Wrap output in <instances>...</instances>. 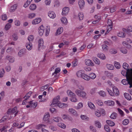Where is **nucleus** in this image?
I'll list each match as a JSON object with an SVG mask.
<instances>
[{
	"label": "nucleus",
	"mask_w": 132,
	"mask_h": 132,
	"mask_svg": "<svg viewBox=\"0 0 132 132\" xmlns=\"http://www.w3.org/2000/svg\"><path fill=\"white\" fill-rule=\"evenodd\" d=\"M126 77L127 80L123 79L122 80V82L124 85H126L128 83L129 84L130 88L132 87V75H123Z\"/></svg>",
	"instance_id": "f257e3e1"
},
{
	"label": "nucleus",
	"mask_w": 132,
	"mask_h": 132,
	"mask_svg": "<svg viewBox=\"0 0 132 132\" xmlns=\"http://www.w3.org/2000/svg\"><path fill=\"white\" fill-rule=\"evenodd\" d=\"M60 98L59 95H58L55 97L53 99L52 102L50 105L51 106H54L57 105L60 102Z\"/></svg>",
	"instance_id": "f03ea898"
},
{
	"label": "nucleus",
	"mask_w": 132,
	"mask_h": 132,
	"mask_svg": "<svg viewBox=\"0 0 132 132\" xmlns=\"http://www.w3.org/2000/svg\"><path fill=\"white\" fill-rule=\"evenodd\" d=\"M95 115L97 117H100L102 114H105V111L104 109H101L99 110H96L94 111Z\"/></svg>",
	"instance_id": "7ed1b4c3"
},
{
	"label": "nucleus",
	"mask_w": 132,
	"mask_h": 132,
	"mask_svg": "<svg viewBox=\"0 0 132 132\" xmlns=\"http://www.w3.org/2000/svg\"><path fill=\"white\" fill-rule=\"evenodd\" d=\"M38 47L39 50H43L45 48L44 45V41L43 39H39L38 41Z\"/></svg>",
	"instance_id": "20e7f679"
},
{
	"label": "nucleus",
	"mask_w": 132,
	"mask_h": 132,
	"mask_svg": "<svg viewBox=\"0 0 132 132\" xmlns=\"http://www.w3.org/2000/svg\"><path fill=\"white\" fill-rule=\"evenodd\" d=\"M123 67L124 69L127 70L126 74H131L132 69H129V67L128 64L126 62L124 63L123 64Z\"/></svg>",
	"instance_id": "39448f33"
},
{
	"label": "nucleus",
	"mask_w": 132,
	"mask_h": 132,
	"mask_svg": "<svg viewBox=\"0 0 132 132\" xmlns=\"http://www.w3.org/2000/svg\"><path fill=\"white\" fill-rule=\"evenodd\" d=\"M50 115L48 112L45 113L43 117V119L45 121H46L47 123L51 124V122L50 121V120L49 119Z\"/></svg>",
	"instance_id": "423d86ee"
},
{
	"label": "nucleus",
	"mask_w": 132,
	"mask_h": 132,
	"mask_svg": "<svg viewBox=\"0 0 132 132\" xmlns=\"http://www.w3.org/2000/svg\"><path fill=\"white\" fill-rule=\"evenodd\" d=\"M18 112V111L17 110V108L16 107H15L13 108L9 109L8 110L7 113L9 114L11 113H14L15 112L14 114V116H15Z\"/></svg>",
	"instance_id": "0eeeda50"
},
{
	"label": "nucleus",
	"mask_w": 132,
	"mask_h": 132,
	"mask_svg": "<svg viewBox=\"0 0 132 132\" xmlns=\"http://www.w3.org/2000/svg\"><path fill=\"white\" fill-rule=\"evenodd\" d=\"M78 4L80 9H83L85 5V2L84 0H79Z\"/></svg>",
	"instance_id": "6e6552de"
},
{
	"label": "nucleus",
	"mask_w": 132,
	"mask_h": 132,
	"mask_svg": "<svg viewBox=\"0 0 132 132\" xmlns=\"http://www.w3.org/2000/svg\"><path fill=\"white\" fill-rule=\"evenodd\" d=\"M45 30L44 27L43 25L40 26L38 28V33L40 36H42Z\"/></svg>",
	"instance_id": "1a4fd4ad"
},
{
	"label": "nucleus",
	"mask_w": 132,
	"mask_h": 132,
	"mask_svg": "<svg viewBox=\"0 0 132 132\" xmlns=\"http://www.w3.org/2000/svg\"><path fill=\"white\" fill-rule=\"evenodd\" d=\"M69 10V8L68 7H64L62 9V14L63 15H66L68 13Z\"/></svg>",
	"instance_id": "9d476101"
},
{
	"label": "nucleus",
	"mask_w": 132,
	"mask_h": 132,
	"mask_svg": "<svg viewBox=\"0 0 132 132\" xmlns=\"http://www.w3.org/2000/svg\"><path fill=\"white\" fill-rule=\"evenodd\" d=\"M42 19L41 18H36L32 21V23L33 25L36 24L40 23Z\"/></svg>",
	"instance_id": "9b49d317"
},
{
	"label": "nucleus",
	"mask_w": 132,
	"mask_h": 132,
	"mask_svg": "<svg viewBox=\"0 0 132 132\" xmlns=\"http://www.w3.org/2000/svg\"><path fill=\"white\" fill-rule=\"evenodd\" d=\"M5 59L9 61V62L13 63L15 61V59L14 57L9 55H7L6 56Z\"/></svg>",
	"instance_id": "f8f14e48"
},
{
	"label": "nucleus",
	"mask_w": 132,
	"mask_h": 132,
	"mask_svg": "<svg viewBox=\"0 0 132 132\" xmlns=\"http://www.w3.org/2000/svg\"><path fill=\"white\" fill-rule=\"evenodd\" d=\"M69 112L71 114L76 116H77L78 114L77 111L72 108H70L68 110Z\"/></svg>",
	"instance_id": "ddd939ff"
},
{
	"label": "nucleus",
	"mask_w": 132,
	"mask_h": 132,
	"mask_svg": "<svg viewBox=\"0 0 132 132\" xmlns=\"http://www.w3.org/2000/svg\"><path fill=\"white\" fill-rule=\"evenodd\" d=\"M87 105L88 107L91 109L92 110H95L96 106L95 105L90 101L87 102Z\"/></svg>",
	"instance_id": "4468645a"
},
{
	"label": "nucleus",
	"mask_w": 132,
	"mask_h": 132,
	"mask_svg": "<svg viewBox=\"0 0 132 132\" xmlns=\"http://www.w3.org/2000/svg\"><path fill=\"white\" fill-rule=\"evenodd\" d=\"M104 103L108 106H113L114 104V101L111 100H108L104 102Z\"/></svg>",
	"instance_id": "2eb2a0df"
},
{
	"label": "nucleus",
	"mask_w": 132,
	"mask_h": 132,
	"mask_svg": "<svg viewBox=\"0 0 132 132\" xmlns=\"http://www.w3.org/2000/svg\"><path fill=\"white\" fill-rule=\"evenodd\" d=\"M78 76L81 77L86 80H89L90 79V76L88 75H78Z\"/></svg>",
	"instance_id": "dca6fc26"
},
{
	"label": "nucleus",
	"mask_w": 132,
	"mask_h": 132,
	"mask_svg": "<svg viewBox=\"0 0 132 132\" xmlns=\"http://www.w3.org/2000/svg\"><path fill=\"white\" fill-rule=\"evenodd\" d=\"M57 106L60 108H64L68 106V105L66 104L61 103L60 102L57 105Z\"/></svg>",
	"instance_id": "f3484780"
},
{
	"label": "nucleus",
	"mask_w": 132,
	"mask_h": 132,
	"mask_svg": "<svg viewBox=\"0 0 132 132\" xmlns=\"http://www.w3.org/2000/svg\"><path fill=\"white\" fill-rule=\"evenodd\" d=\"M48 15L50 18L52 19L54 18L56 16L55 13L52 11H50L48 12Z\"/></svg>",
	"instance_id": "a211bd4d"
},
{
	"label": "nucleus",
	"mask_w": 132,
	"mask_h": 132,
	"mask_svg": "<svg viewBox=\"0 0 132 132\" xmlns=\"http://www.w3.org/2000/svg\"><path fill=\"white\" fill-rule=\"evenodd\" d=\"M63 31V28L62 27L59 28L57 30L55 33V35L56 36L60 34Z\"/></svg>",
	"instance_id": "6ab92c4d"
},
{
	"label": "nucleus",
	"mask_w": 132,
	"mask_h": 132,
	"mask_svg": "<svg viewBox=\"0 0 132 132\" xmlns=\"http://www.w3.org/2000/svg\"><path fill=\"white\" fill-rule=\"evenodd\" d=\"M70 100L71 101L74 102H76L78 101V100L75 94H74L73 96L71 97Z\"/></svg>",
	"instance_id": "aec40b11"
},
{
	"label": "nucleus",
	"mask_w": 132,
	"mask_h": 132,
	"mask_svg": "<svg viewBox=\"0 0 132 132\" xmlns=\"http://www.w3.org/2000/svg\"><path fill=\"white\" fill-rule=\"evenodd\" d=\"M26 46L28 50L30 51L31 50L32 48L31 43L30 42L27 43L26 44Z\"/></svg>",
	"instance_id": "412c9836"
},
{
	"label": "nucleus",
	"mask_w": 132,
	"mask_h": 132,
	"mask_svg": "<svg viewBox=\"0 0 132 132\" xmlns=\"http://www.w3.org/2000/svg\"><path fill=\"white\" fill-rule=\"evenodd\" d=\"M86 64L88 66H93L94 65L93 63L89 59H86L85 60Z\"/></svg>",
	"instance_id": "4be33fe9"
},
{
	"label": "nucleus",
	"mask_w": 132,
	"mask_h": 132,
	"mask_svg": "<svg viewBox=\"0 0 132 132\" xmlns=\"http://www.w3.org/2000/svg\"><path fill=\"white\" fill-rule=\"evenodd\" d=\"M57 125L59 127L63 129H65L66 127V125L62 122H59L57 123Z\"/></svg>",
	"instance_id": "5701e85b"
},
{
	"label": "nucleus",
	"mask_w": 132,
	"mask_h": 132,
	"mask_svg": "<svg viewBox=\"0 0 132 132\" xmlns=\"http://www.w3.org/2000/svg\"><path fill=\"white\" fill-rule=\"evenodd\" d=\"M60 20L62 23L65 25H66L68 23L67 19L65 17H63L60 19Z\"/></svg>",
	"instance_id": "b1692460"
},
{
	"label": "nucleus",
	"mask_w": 132,
	"mask_h": 132,
	"mask_svg": "<svg viewBox=\"0 0 132 132\" xmlns=\"http://www.w3.org/2000/svg\"><path fill=\"white\" fill-rule=\"evenodd\" d=\"M29 104L30 105L31 107L35 108L37 105V103L36 102L31 101L29 103Z\"/></svg>",
	"instance_id": "393cba45"
},
{
	"label": "nucleus",
	"mask_w": 132,
	"mask_h": 132,
	"mask_svg": "<svg viewBox=\"0 0 132 132\" xmlns=\"http://www.w3.org/2000/svg\"><path fill=\"white\" fill-rule=\"evenodd\" d=\"M17 7L16 4H14L10 8V12H13L16 10Z\"/></svg>",
	"instance_id": "a878e982"
},
{
	"label": "nucleus",
	"mask_w": 132,
	"mask_h": 132,
	"mask_svg": "<svg viewBox=\"0 0 132 132\" xmlns=\"http://www.w3.org/2000/svg\"><path fill=\"white\" fill-rule=\"evenodd\" d=\"M25 50L24 49H22L20 50L18 53L19 56L20 57L22 56L25 53Z\"/></svg>",
	"instance_id": "bb28decb"
},
{
	"label": "nucleus",
	"mask_w": 132,
	"mask_h": 132,
	"mask_svg": "<svg viewBox=\"0 0 132 132\" xmlns=\"http://www.w3.org/2000/svg\"><path fill=\"white\" fill-rule=\"evenodd\" d=\"M106 123L109 126L111 127L114 126L115 125V123L113 121L110 120H107L106 121Z\"/></svg>",
	"instance_id": "cd10ccee"
},
{
	"label": "nucleus",
	"mask_w": 132,
	"mask_h": 132,
	"mask_svg": "<svg viewBox=\"0 0 132 132\" xmlns=\"http://www.w3.org/2000/svg\"><path fill=\"white\" fill-rule=\"evenodd\" d=\"M78 16L79 20H82L84 18L83 13L82 12H79L78 14Z\"/></svg>",
	"instance_id": "c85d7f7f"
},
{
	"label": "nucleus",
	"mask_w": 132,
	"mask_h": 132,
	"mask_svg": "<svg viewBox=\"0 0 132 132\" xmlns=\"http://www.w3.org/2000/svg\"><path fill=\"white\" fill-rule=\"evenodd\" d=\"M95 18H97V20L95 21H93L92 22V23L94 24H96L99 22V21L101 19V16H98L97 15H95Z\"/></svg>",
	"instance_id": "c756f323"
},
{
	"label": "nucleus",
	"mask_w": 132,
	"mask_h": 132,
	"mask_svg": "<svg viewBox=\"0 0 132 132\" xmlns=\"http://www.w3.org/2000/svg\"><path fill=\"white\" fill-rule=\"evenodd\" d=\"M46 126L43 124H40L37 125L36 126V128L37 129H39L41 128H43L45 127Z\"/></svg>",
	"instance_id": "7c9ffc66"
},
{
	"label": "nucleus",
	"mask_w": 132,
	"mask_h": 132,
	"mask_svg": "<svg viewBox=\"0 0 132 132\" xmlns=\"http://www.w3.org/2000/svg\"><path fill=\"white\" fill-rule=\"evenodd\" d=\"M95 103L99 105L102 106L103 105V103L102 100L100 99H97L96 100Z\"/></svg>",
	"instance_id": "2f4dec72"
},
{
	"label": "nucleus",
	"mask_w": 132,
	"mask_h": 132,
	"mask_svg": "<svg viewBox=\"0 0 132 132\" xmlns=\"http://www.w3.org/2000/svg\"><path fill=\"white\" fill-rule=\"evenodd\" d=\"M83 106V103L82 102H79L77 104V106H76L75 108L76 110H78L81 109Z\"/></svg>",
	"instance_id": "473e14b6"
},
{
	"label": "nucleus",
	"mask_w": 132,
	"mask_h": 132,
	"mask_svg": "<svg viewBox=\"0 0 132 132\" xmlns=\"http://www.w3.org/2000/svg\"><path fill=\"white\" fill-rule=\"evenodd\" d=\"M50 31V28L49 26H47L46 27L45 31V35L47 36L49 35Z\"/></svg>",
	"instance_id": "72a5a7b5"
},
{
	"label": "nucleus",
	"mask_w": 132,
	"mask_h": 132,
	"mask_svg": "<svg viewBox=\"0 0 132 132\" xmlns=\"http://www.w3.org/2000/svg\"><path fill=\"white\" fill-rule=\"evenodd\" d=\"M87 94L84 91H81V93L79 96V97H81L82 98H86Z\"/></svg>",
	"instance_id": "f704fd0d"
},
{
	"label": "nucleus",
	"mask_w": 132,
	"mask_h": 132,
	"mask_svg": "<svg viewBox=\"0 0 132 132\" xmlns=\"http://www.w3.org/2000/svg\"><path fill=\"white\" fill-rule=\"evenodd\" d=\"M52 119L55 122L59 123L60 120L61 119V118L58 117H54L52 118Z\"/></svg>",
	"instance_id": "c9c22d12"
},
{
	"label": "nucleus",
	"mask_w": 132,
	"mask_h": 132,
	"mask_svg": "<svg viewBox=\"0 0 132 132\" xmlns=\"http://www.w3.org/2000/svg\"><path fill=\"white\" fill-rule=\"evenodd\" d=\"M95 126L99 128H100L102 126L101 123L98 121L97 120L95 121Z\"/></svg>",
	"instance_id": "e433bc0d"
},
{
	"label": "nucleus",
	"mask_w": 132,
	"mask_h": 132,
	"mask_svg": "<svg viewBox=\"0 0 132 132\" xmlns=\"http://www.w3.org/2000/svg\"><path fill=\"white\" fill-rule=\"evenodd\" d=\"M113 90L114 93V94L116 95H118L119 94V90L116 87L114 86L113 87Z\"/></svg>",
	"instance_id": "4c0bfd02"
},
{
	"label": "nucleus",
	"mask_w": 132,
	"mask_h": 132,
	"mask_svg": "<svg viewBox=\"0 0 132 132\" xmlns=\"http://www.w3.org/2000/svg\"><path fill=\"white\" fill-rule=\"evenodd\" d=\"M34 39V36L33 35H30L27 38V39L29 41V42L31 43L33 40Z\"/></svg>",
	"instance_id": "58836bf2"
},
{
	"label": "nucleus",
	"mask_w": 132,
	"mask_h": 132,
	"mask_svg": "<svg viewBox=\"0 0 132 132\" xmlns=\"http://www.w3.org/2000/svg\"><path fill=\"white\" fill-rule=\"evenodd\" d=\"M120 50L122 53L125 54H126L127 52L126 49L123 47H122L120 48Z\"/></svg>",
	"instance_id": "ea45409f"
},
{
	"label": "nucleus",
	"mask_w": 132,
	"mask_h": 132,
	"mask_svg": "<svg viewBox=\"0 0 132 132\" xmlns=\"http://www.w3.org/2000/svg\"><path fill=\"white\" fill-rule=\"evenodd\" d=\"M98 56L102 60H105L106 59L105 55L102 53H100L98 54Z\"/></svg>",
	"instance_id": "a19ab883"
},
{
	"label": "nucleus",
	"mask_w": 132,
	"mask_h": 132,
	"mask_svg": "<svg viewBox=\"0 0 132 132\" xmlns=\"http://www.w3.org/2000/svg\"><path fill=\"white\" fill-rule=\"evenodd\" d=\"M117 35L120 37L124 38L125 37V33L122 31H120L117 34Z\"/></svg>",
	"instance_id": "79ce46f5"
},
{
	"label": "nucleus",
	"mask_w": 132,
	"mask_h": 132,
	"mask_svg": "<svg viewBox=\"0 0 132 132\" xmlns=\"http://www.w3.org/2000/svg\"><path fill=\"white\" fill-rule=\"evenodd\" d=\"M12 39L13 40H16L18 39L17 34L15 33H13L12 36Z\"/></svg>",
	"instance_id": "37998d69"
},
{
	"label": "nucleus",
	"mask_w": 132,
	"mask_h": 132,
	"mask_svg": "<svg viewBox=\"0 0 132 132\" xmlns=\"http://www.w3.org/2000/svg\"><path fill=\"white\" fill-rule=\"evenodd\" d=\"M36 5L35 4H33L30 5L29 8L31 10L34 11L36 9Z\"/></svg>",
	"instance_id": "c03bdc74"
},
{
	"label": "nucleus",
	"mask_w": 132,
	"mask_h": 132,
	"mask_svg": "<svg viewBox=\"0 0 132 132\" xmlns=\"http://www.w3.org/2000/svg\"><path fill=\"white\" fill-rule=\"evenodd\" d=\"M93 59L94 61L96 64L98 65L100 64V60L97 58L95 57H93Z\"/></svg>",
	"instance_id": "a18cd8bd"
},
{
	"label": "nucleus",
	"mask_w": 132,
	"mask_h": 132,
	"mask_svg": "<svg viewBox=\"0 0 132 132\" xmlns=\"http://www.w3.org/2000/svg\"><path fill=\"white\" fill-rule=\"evenodd\" d=\"M36 16V14L33 13H29L27 16V17L29 18L32 19L34 18Z\"/></svg>",
	"instance_id": "49530a36"
},
{
	"label": "nucleus",
	"mask_w": 132,
	"mask_h": 132,
	"mask_svg": "<svg viewBox=\"0 0 132 132\" xmlns=\"http://www.w3.org/2000/svg\"><path fill=\"white\" fill-rule=\"evenodd\" d=\"M106 68L110 70H113L114 68V66L111 64H106Z\"/></svg>",
	"instance_id": "de8ad7c7"
},
{
	"label": "nucleus",
	"mask_w": 132,
	"mask_h": 132,
	"mask_svg": "<svg viewBox=\"0 0 132 132\" xmlns=\"http://www.w3.org/2000/svg\"><path fill=\"white\" fill-rule=\"evenodd\" d=\"M98 94L101 96L104 97L106 96V94L104 91L101 90L98 92Z\"/></svg>",
	"instance_id": "09e8293b"
},
{
	"label": "nucleus",
	"mask_w": 132,
	"mask_h": 132,
	"mask_svg": "<svg viewBox=\"0 0 132 132\" xmlns=\"http://www.w3.org/2000/svg\"><path fill=\"white\" fill-rule=\"evenodd\" d=\"M112 26L108 25L107 27V31L105 34H108L109 32V31L111 30V29H112Z\"/></svg>",
	"instance_id": "8fccbe9b"
},
{
	"label": "nucleus",
	"mask_w": 132,
	"mask_h": 132,
	"mask_svg": "<svg viewBox=\"0 0 132 132\" xmlns=\"http://www.w3.org/2000/svg\"><path fill=\"white\" fill-rule=\"evenodd\" d=\"M124 96L128 100H130L131 99V97L129 94L125 93L124 94Z\"/></svg>",
	"instance_id": "3c124183"
},
{
	"label": "nucleus",
	"mask_w": 132,
	"mask_h": 132,
	"mask_svg": "<svg viewBox=\"0 0 132 132\" xmlns=\"http://www.w3.org/2000/svg\"><path fill=\"white\" fill-rule=\"evenodd\" d=\"M80 117L81 119L84 120H88L89 119L88 117L85 115H81Z\"/></svg>",
	"instance_id": "603ef678"
},
{
	"label": "nucleus",
	"mask_w": 132,
	"mask_h": 132,
	"mask_svg": "<svg viewBox=\"0 0 132 132\" xmlns=\"http://www.w3.org/2000/svg\"><path fill=\"white\" fill-rule=\"evenodd\" d=\"M129 119H125L123 120L122 123L124 125H126L129 123Z\"/></svg>",
	"instance_id": "864d4df0"
},
{
	"label": "nucleus",
	"mask_w": 132,
	"mask_h": 132,
	"mask_svg": "<svg viewBox=\"0 0 132 132\" xmlns=\"http://www.w3.org/2000/svg\"><path fill=\"white\" fill-rule=\"evenodd\" d=\"M14 49L12 47L8 48L6 50L7 53H11L13 52Z\"/></svg>",
	"instance_id": "5fc2aeb1"
},
{
	"label": "nucleus",
	"mask_w": 132,
	"mask_h": 132,
	"mask_svg": "<svg viewBox=\"0 0 132 132\" xmlns=\"http://www.w3.org/2000/svg\"><path fill=\"white\" fill-rule=\"evenodd\" d=\"M114 65L115 67L117 69H119L120 68V65L119 63L117 62H114Z\"/></svg>",
	"instance_id": "6e6d98bb"
},
{
	"label": "nucleus",
	"mask_w": 132,
	"mask_h": 132,
	"mask_svg": "<svg viewBox=\"0 0 132 132\" xmlns=\"http://www.w3.org/2000/svg\"><path fill=\"white\" fill-rule=\"evenodd\" d=\"M102 47L103 50L105 51H107L108 49V47L105 44L102 45Z\"/></svg>",
	"instance_id": "4d7b16f0"
},
{
	"label": "nucleus",
	"mask_w": 132,
	"mask_h": 132,
	"mask_svg": "<svg viewBox=\"0 0 132 132\" xmlns=\"http://www.w3.org/2000/svg\"><path fill=\"white\" fill-rule=\"evenodd\" d=\"M116 7L115 6H111L110 8V10L111 13H113L116 11Z\"/></svg>",
	"instance_id": "13d9d810"
},
{
	"label": "nucleus",
	"mask_w": 132,
	"mask_h": 132,
	"mask_svg": "<svg viewBox=\"0 0 132 132\" xmlns=\"http://www.w3.org/2000/svg\"><path fill=\"white\" fill-rule=\"evenodd\" d=\"M61 71V69L60 68L58 67L56 68L55 70V71L53 73L55 74H57L59 73Z\"/></svg>",
	"instance_id": "bf43d9fd"
},
{
	"label": "nucleus",
	"mask_w": 132,
	"mask_h": 132,
	"mask_svg": "<svg viewBox=\"0 0 132 132\" xmlns=\"http://www.w3.org/2000/svg\"><path fill=\"white\" fill-rule=\"evenodd\" d=\"M67 93L68 95L71 97L73 96L74 94H75V93L70 90H68L67 91Z\"/></svg>",
	"instance_id": "052dcab7"
},
{
	"label": "nucleus",
	"mask_w": 132,
	"mask_h": 132,
	"mask_svg": "<svg viewBox=\"0 0 132 132\" xmlns=\"http://www.w3.org/2000/svg\"><path fill=\"white\" fill-rule=\"evenodd\" d=\"M105 130L108 132H110V129L109 126L107 125H105L104 126Z\"/></svg>",
	"instance_id": "680f3d73"
},
{
	"label": "nucleus",
	"mask_w": 132,
	"mask_h": 132,
	"mask_svg": "<svg viewBox=\"0 0 132 132\" xmlns=\"http://www.w3.org/2000/svg\"><path fill=\"white\" fill-rule=\"evenodd\" d=\"M9 119L7 116H5L0 120V123H2L5 121L6 120Z\"/></svg>",
	"instance_id": "e2e57ef3"
},
{
	"label": "nucleus",
	"mask_w": 132,
	"mask_h": 132,
	"mask_svg": "<svg viewBox=\"0 0 132 132\" xmlns=\"http://www.w3.org/2000/svg\"><path fill=\"white\" fill-rule=\"evenodd\" d=\"M11 27V24L10 23H8L5 26V29L6 30H9Z\"/></svg>",
	"instance_id": "0e129e2a"
},
{
	"label": "nucleus",
	"mask_w": 132,
	"mask_h": 132,
	"mask_svg": "<svg viewBox=\"0 0 132 132\" xmlns=\"http://www.w3.org/2000/svg\"><path fill=\"white\" fill-rule=\"evenodd\" d=\"M86 47V45L85 44H84L81 46L78 49V50L79 52H81L83 51L84 48Z\"/></svg>",
	"instance_id": "69168bd1"
},
{
	"label": "nucleus",
	"mask_w": 132,
	"mask_h": 132,
	"mask_svg": "<svg viewBox=\"0 0 132 132\" xmlns=\"http://www.w3.org/2000/svg\"><path fill=\"white\" fill-rule=\"evenodd\" d=\"M32 93L31 92H29L26 95V96L24 97L25 99L26 100L30 96L31 94Z\"/></svg>",
	"instance_id": "338daca9"
},
{
	"label": "nucleus",
	"mask_w": 132,
	"mask_h": 132,
	"mask_svg": "<svg viewBox=\"0 0 132 132\" xmlns=\"http://www.w3.org/2000/svg\"><path fill=\"white\" fill-rule=\"evenodd\" d=\"M4 96V93L3 91L2 92L0 93V101L2 100Z\"/></svg>",
	"instance_id": "774afa93"
}]
</instances>
